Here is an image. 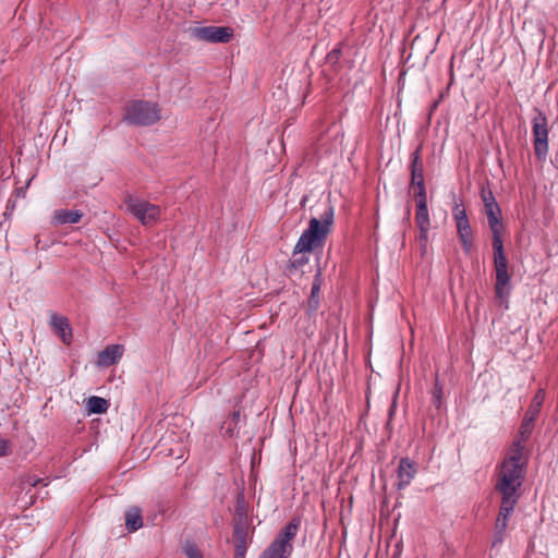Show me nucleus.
Here are the masks:
<instances>
[{"label":"nucleus","mask_w":558,"mask_h":558,"mask_svg":"<svg viewBox=\"0 0 558 558\" xmlns=\"http://www.w3.org/2000/svg\"><path fill=\"white\" fill-rule=\"evenodd\" d=\"M43 480L41 478H34V477H28L27 478V483L31 485V486H37L39 483H41Z\"/></svg>","instance_id":"32"},{"label":"nucleus","mask_w":558,"mask_h":558,"mask_svg":"<svg viewBox=\"0 0 558 558\" xmlns=\"http://www.w3.org/2000/svg\"><path fill=\"white\" fill-rule=\"evenodd\" d=\"M193 36L208 43H228L233 36V29L225 26H201L192 29Z\"/></svg>","instance_id":"9"},{"label":"nucleus","mask_w":558,"mask_h":558,"mask_svg":"<svg viewBox=\"0 0 558 558\" xmlns=\"http://www.w3.org/2000/svg\"><path fill=\"white\" fill-rule=\"evenodd\" d=\"M50 323L56 330L60 331L62 341L69 344L71 342L72 332L68 319L63 316L53 314Z\"/></svg>","instance_id":"16"},{"label":"nucleus","mask_w":558,"mask_h":558,"mask_svg":"<svg viewBox=\"0 0 558 558\" xmlns=\"http://www.w3.org/2000/svg\"><path fill=\"white\" fill-rule=\"evenodd\" d=\"M247 547L234 546V558H245Z\"/></svg>","instance_id":"29"},{"label":"nucleus","mask_w":558,"mask_h":558,"mask_svg":"<svg viewBox=\"0 0 558 558\" xmlns=\"http://www.w3.org/2000/svg\"><path fill=\"white\" fill-rule=\"evenodd\" d=\"M527 458L522 453L521 441H513L502 461L495 484V489L501 496L520 497Z\"/></svg>","instance_id":"2"},{"label":"nucleus","mask_w":558,"mask_h":558,"mask_svg":"<svg viewBox=\"0 0 558 558\" xmlns=\"http://www.w3.org/2000/svg\"><path fill=\"white\" fill-rule=\"evenodd\" d=\"M453 219L456 221L457 233L461 241L463 251L470 253L473 247V232L464 207L458 203L452 209Z\"/></svg>","instance_id":"8"},{"label":"nucleus","mask_w":558,"mask_h":558,"mask_svg":"<svg viewBox=\"0 0 558 558\" xmlns=\"http://www.w3.org/2000/svg\"><path fill=\"white\" fill-rule=\"evenodd\" d=\"M125 207L130 214L146 227L156 225L161 214L159 206L132 196L125 199Z\"/></svg>","instance_id":"7"},{"label":"nucleus","mask_w":558,"mask_h":558,"mask_svg":"<svg viewBox=\"0 0 558 558\" xmlns=\"http://www.w3.org/2000/svg\"><path fill=\"white\" fill-rule=\"evenodd\" d=\"M504 535H505V533H499V532L495 531L492 546L495 547V546L500 545L504 541Z\"/></svg>","instance_id":"30"},{"label":"nucleus","mask_w":558,"mask_h":558,"mask_svg":"<svg viewBox=\"0 0 558 558\" xmlns=\"http://www.w3.org/2000/svg\"><path fill=\"white\" fill-rule=\"evenodd\" d=\"M323 279H322V272L318 270V272L315 276V279L312 284L311 289V295L308 298V307L312 311H316L319 306V293L322 288Z\"/></svg>","instance_id":"19"},{"label":"nucleus","mask_w":558,"mask_h":558,"mask_svg":"<svg viewBox=\"0 0 558 558\" xmlns=\"http://www.w3.org/2000/svg\"><path fill=\"white\" fill-rule=\"evenodd\" d=\"M482 201L484 203V207L486 208L488 204H497L492 191H482Z\"/></svg>","instance_id":"26"},{"label":"nucleus","mask_w":558,"mask_h":558,"mask_svg":"<svg viewBox=\"0 0 558 558\" xmlns=\"http://www.w3.org/2000/svg\"><path fill=\"white\" fill-rule=\"evenodd\" d=\"M248 542V527L246 523L239 520L233 527V543L234 546L247 547Z\"/></svg>","instance_id":"18"},{"label":"nucleus","mask_w":558,"mask_h":558,"mask_svg":"<svg viewBox=\"0 0 558 558\" xmlns=\"http://www.w3.org/2000/svg\"><path fill=\"white\" fill-rule=\"evenodd\" d=\"M494 268L496 272L495 293L498 299L505 301L510 295V275L508 260L504 251L502 241H493Z\"/></svg>","instance_id":"4"},{"label":"nucleus","mask_w":558,"mask_h":558,"mask_svg":"<svg viewBox=\"0 0 558 558\" xmlns=\"http://www.w3.org/2000/svg\"><path fill=\"white\" fill-rule=\"evenodd\" d=\"M417 473L416 463L409 458L399 461L397 471V488L404 489L413 481Z\"/></svg>","instance_id":"11"},{"label":"nucleus","mask_w":558,"mask_h":558,"mask_svg":"<svg viewBox=\"0 0 558 558\" xmlns=\"http://www.w3.org/2000/svg\"><path fill=\"white\" fill-rule=\"evenodd\" d=\"M124 119L130 124L150 125L160 120V110L157 104L149 101H133L126 108Z\"/></svg>","instance_id":"5"},{"label":"nucleus","mask_w":558,"mask_h":558,"mask_svg":"<svg viewBox=\"0 0 558 558\" xmlns=\"http://www.w3.org/2000/svg\"><path fill=\"white\" fill-rule=\"evenodd\" d=\"M143 526L142 509L131 507L125 512V527L129 532H135Z\"/></svg>","instance_id":"15"},{"label":"nucleus","mask_w":558,"mask_h":558,"mask_svg":"<svg viewBox=\"0 0 558 558\" xmlns=\"http://www.w3.org/2000/svg\"><path fill=\"white\" fill-rule=\"evenodd\" d=\"M82 216L80 210L58 209L53 214V219L58 225H72L78 222Z\"/></svg>","instance_id":"17"},{"label":"nucleus","mask_w":558,"mask_h":558,"mask_svg":"<svg viewBox=\"0 0 558 558\" xmlns=\"http://www.w3.org/2000/svg\"><path fill=\"white\" fill-rule=\"evenodd\" d=\"M541 405V401L537 402L536 407L535 408H530L525 414V417H533V420L535 418V415L537 414L538 412V407Z\"/></svg>","instance_id":"31"},{"label":"nucleus","mask_w":558,"mask_h":558,"mask_svg":"<svg viewBox=\"0 0 558 558\" xmlns=\"http://www.w3.org/2000/svg\"><path fill=\"white\" fill-rule=\"evenodd\" d=\"M508 527V521L504 520V518H497L495 523V531L499 533H505Z\"/></svg>","instance_id":"27"},{"label":"nucleus","mask_w":558,"mask_h":558,"mask_svg":"<svg viewBox=\"0 0 558 558\" xmlns=\"http://www.w3.org/2000/svg\"><path fill=\"white\" fill-rule=\"evenodd\" d=\"M341 56V48L340 47H337V48H333L329 53H328V59L330 61H337Z\"/></svg>","instance_id":"28"},{"label":"nucleus","mask_w":558,"mask_h":558,"mask_svg":"<svg viewBox=\"0 0 558 558\" xmlns=\"http://www.w3.org/2000/svg\"><path fill=\"white\" fill-rule=\"evenodd\" d=\"M424 167L421 159V151L417 148L411 155V183L414 187V196H426V190L424 184Z\"/></svg>","instance_id":"10"},{"label":"nucleus","mask_w":558,"mask_h":558,"mask_svg":"<svg viewBox=\"0 0 558 558\" xmlns=\"http://www.w3.org/2000/svg\"><path fill=\"white\" fill-rule=\"evenodd\" d=\"M533 429V417H524L521 426H520V436L514 441H521L522 444V451L524 450V445L532 433Z\"/></svg>","instance_id":"22"},{"label":"nucleus","mask_w":558,"mask_h":558,"mask_svg":"<svg viewBox=\"0 0 558 558\" xmlns=\"http://www.w3.org/2000/svg\"><path fill=\"white\" fill-rule=\"evenodd\" d=\"M183 551L189 558H204L198 547L191 542L184 544Z\"/></svg>","instance_id":"23"},{"label":"nucleus","mask_w":558,"mask_h":558,"mask_svg":"<svg viewBox=\"0 0 558 558\" xmlns=\"http://www.w3.org/2000/svg\"><path fill=\"white\" fill-rule=\"evenodd\" d=\"M300 529V519L294 518L276 535L258 558H289L293 551V539Z\"/></svg>","instance_id":"3"},{"label":"nucleus","mask_w":558,"mask_h":558,"mask_svg":"<svg viewBox=\"0 0 558 558\" xmlns=\"http://www.w3.org/2000/svg\"><path fill=\"white\" fill-rule=\"evenodd\" d=\"M488 225L493 233V241H502L501 233L504 226L500 221V208L498 204H488L485 208Z\"/></svg>","instance_id":"12"},{"label":"nucleus","mask_w":558,"mask_h":558,"mask_svg":"<svg viewBox=\"0 0 558 558\" xmlns=\"http://www.w3.org/2000/svg\"><path fill=\"white\" fill-rule=\"evenodd\" d=\"M123 351L124 349L121 344L106 347V349L98 354V365L108 367L118 363L122 357Z\"/></svg>","instance_id":"13"},{"label":"nucleus","mask_w":558,"mask_h":558,"mask_svg":"<svg viewBox=\"0 0 558 558\" xmlns=\"http://www.w3.org/2000/svg\"><path fill=\"white\" fill-rule=\"evenodd\" d=\"M441 398H442V386L440 385L438 378H436L435 385L433 388V403L436 405V408L440 407Z\"/></svg>","instance_id":"24"},{"label":"nucleus","mask_w":558,"mask_h":558,"mask_svg":"<svg viewBox=\"0 0 558 558\" xmlns=\"http://www.w3.org/2000/svg\"><path fill=\"white\" fill-rule=\"evenodd\" d=\"M416 198V213H415V222L418 229H429L430 228V219L427 208V198L426 196H420Z\"/></svg>","instance_id":"14"},{"label":"nucleus","mask_w":558,"mask_h":558,"mask_svg":"<svg viewBox=\"0 0 558 558\" xmlns=\"http://www.w3.org/2000/svg\"><path fill=\"white\" fill-rule=\"evenodd\" d=\"M534 117L532 118V134L535 156L538 160L546 159L548 154V120L544 112L539 109H534Z\"/></svg>","instance_id":"6"},{"label":"nucleus","mask_w":558,"mask_h":558,"mask_svg":"<svg viewBox=\"0 0 558 558\" xmlns=\"http://www.w3.org/2000/svg\"><path fill=\"white\" fill-rule=\"evenodd\" d=\"M518 500V497L501 496V505L497 518H504V520L508 521L509 517L514 510Z\"/></svg>","instance_id":"20"},{"label":"nucleus","mask_w":558,"mask_h":558,"mask_svg":"<svg viewBox=\"0 0 558 558\" xmlns=\"http://www.w3.org/2000/svg\"><path fill=\"white\" fill-rule=\"evenodd\" d=\"M333 223V208L328 206L320 219L312 218L307 229L300 235L292 256L289 260V267L294 269L303 268L310 260L308 253L314 248L322 246L331 231Z\"/></svg>","instance_id":"1"},{"label":"nucleus","mask_w":558,"mask_h":558,"mask_svg":"<svg viewBox=\"0 0 558 558\" xmlns=\"http://www.w3.org/2000/svg\"><path fill=\"white\" fill-rule=\"evenodd\" d=\"M109 403L106 399L93 396L87 401V408L90 413L102 414L108 410Z\"/></svg>","instance_id":"21"},{"label":"nucleus","mask_w":558,"mask_h":558,"mask_svg":"<svg viewBox=\"0 0 558 558\" xmlns=\"http://www.w3.org/2000/svg\"><path fill=\"white\" fill-rule=\"evenodd\" d=\"M418 230H420V233H418V236H417V242L420 244V247H421L422 252L425 253L426 250H427L428 231H429V229H418Z\"/></svg>","instance_id":"25"}]
</instances>
